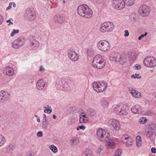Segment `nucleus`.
Wrapping results in <instances>:
<instances>
[{
  "label": "nucleus",
  "instance_id": "nucleus-1",
  "mask_svg": "<svg viewBox=\"0 0 156 156\" xmlns=\"http://www.w3.org/2000/svg\"><path fill=\"white\" fill-rule=\"evenodd\" d=\"M77 12L80 16L87 18L91 17L93 14L92 10L85 4L79 6L77 8Z\"/></svg>",
  "mask_w": 156,
  "mask_h": 156
},
{
  "label": "nucleus",
  "instance_id": "nucleus-2",
  "mask_svg": "<svg viewBox=\"0 0 156 156\" xmlns=\"http://www.w3.org/2000/svg\"><path fill=\"white\" fill-rule=\"evenodd\" d=\"M105 61L100 55H96L93 58L92 65L94 67L101 69L105 66Z\"/></svg>",
  "mask_w": 156,
  "mask_h": 156
},
{
  "label": "nucleus",
  "instance_id": "nucleus-3",
  "mask_svg": "<svg viewBox=\"0 0 156 156\" xmlns=\"http://www.w3.org/2000/svg\"><path fill=\"white\" fill-rule=\"evenodd\" d=\"M97 134L98 139L103 142L108 140V137L110 136L108 131L101 128H99L97 130Z\"/></svg>",
  "mask_w": 156,
  "mask_h": 156
},
{
  "label": "nucleus",
  "instance_id": "nucleus-4",
  "mask_svg": "<svg viewBox=\"0 0 156 156\" xmlns=\"http://www.w3.org/2000/svg\"><path fill=\"white\" fill-rule=\"evenodd\" d=\"M114 28V24L110 22H105L102 23L100 27V30L103 33L110 32L113 30Z\"/></svg>",
  "mask_w": 156,
  "mask_h": 156
},
{
  "label": "nucleus",
  "instance_id": "nucleus-5",
  "mask_svg": "<svg viewBox=\"0 0 156 156\" xmlns=\"http://www.w3.org/2000/svg\"><path fill=\"white\" fill-rule=\"evenodd\" d=\"M107 83L105 82H94L93 83V87L95 91L97 92H101L105 91L107 87Z\"/></svg>",
  "mask_w": 156,
  "mask_h": 156
},
{
  "label": "nucleus",
  "instance_id": "nucleus-6",
  "mask_svg": "<svg viewBox=\"0 0 156 156\" xmlns=\"http://www.w3.org/2000/svg\"><path fill=\"white\" fill-rule=\"evenodd\" d=\"M128 109V106L126 105H124L122 106L117 105L114 108V111L117 114L122 116L127 114Z\"/></svg>",
  "mask_w": 156,
  "mask_h": 156
},
{
  "label": "nucleus",
  "instance_id": "nucleus-7",
  "mask_svg": "<svg viewBox=\"0 0 156 156\" xmlns=\"http://www.w3.org/2000/svg\"><path fill=\"white\" fill-rule=\"evenodd\" d=\"M143 63L146 67L153 68L156 66V59L153 56H148L144 59Z\"/></svg>",
  "mask_w": 156,
  "mask_h": 156
},
{
  "label": "nucleus",
  "instance_id": "nucleus-8",
  "mask_svg": "<svg viewBox=\"0 0 156 156\" xmlns=\"http://www.w3.org/2000/svg\"><path fill=\"white\" fill-rule=\"evenodd\" d=\"M109 59L110 60L120 62L121 64L125 63L126 59L122 57L121 54L117 53L112 54L110 56Z\"/></svg>",
  "mask_w": 156,
  "mask_h": 156
},
{
  "label": "nucleus",
  "instance_id": "nucleus-9",
  "mask_svg": "<svg viewBox=\"0 0 156 156\" xmlns=\"http://www.w3.org/2000/svg\"><path fill=\"white\" fill-rule=\"evenodd\" d=\"M97 46L100 50L103 51H107L110 48L109 43L106 41H100L98 43Z\"/></svg>",
  "mask_w": 156,
  "mask_h": 156
},
{
  "label": "nucleus",
  "instance_id": "nucleus-10",
  "mask_svg": "<svg viewBox=\"0 0 156 156\" xmlns=\"http://www.w3.org/2000/svg\"><path fill=\"white\" fill-rule=\"evenodd\" d=\"M150 11V8L149 6L145 4H143L139 9V13L142 16H147L149 15Z\"/></svg>",
  "mask_w": 156,
  "mask_h": 156
},
{
  "label": "nucleus",
  "instance_id": "nucleus-11",
  "mask_svg": "<svg viewBox=\"0 0 156 156\" xmlns=\"http://www.w3.org/2000/svg\"><path fill=\"white\" fill-rule=\"evenodd\" d=\"M28 41L30 47L32 48H37L39 45V41L34 36L31 35L29 36Z\"/></svg>",
  "mask_w": 156,
  "mask_h": 156
},
{
  "label": "nucleus",
  "instance_id": "nucleus-12",
  "mask_svg": "<svg viewBox=\"0 0 156 156\" xmlns=\"http://www.w3.org/2000/svg\"><path fill=\"white\" fill-rule=\"evenodd\" d=\"M112 5L114 8L117 10H121L125 7L123 0H112Z\"/></svg>",
  "mask_w": 156,
  "mask_h": 156
},
{
  "label": "nucleus",
  "instance_id": "nucleus-13",
  "mask_svg": "<svg viewBox=\"0 0 156 156\" xmlns=\"http://www.w3.org/2000/svg\"><path fill=\"white\" fill-rule=\"evenodd\" d=\"M25 41V40L24 38L20 37L12 43V47L14 48H18L23 44Z\"/></svg>",
  "mask_w": 156,
  "mask_h": 156
},
{
  "label": "nucleus",
  "instance_id": "nucleus-14",
  "mask_svg": "<svg viewBox=\"0 0 156 156\" xmlns=\"http://www.w3.org/2000/svg\"><path fill=\"white\" fill-rule=\"evenodd\" d=\"M36 17V14L34 11L31 10L30 9H28L25 11L24 17L27 20L32 21Z\"/></svg>",
  "mask_w": 156,
  "mask_h": 156
},
{
  "label": "nucleus",
  "instance_id": "nucleus-15",
  "mask_svg": "<svg viewBox=\"0 0 156 156\" xmlns=\"http://www.w3.org/2000/svg\"><path fill=\"white\" fill-rule=\"evenodd\" d=\"M36 86L37 89L44 90L46 89L48 84L47 83L44 82L42 80L40 79L37 82Z\"/></svg>",
  "mask_w": 156,
  "mask_h": 156
},
{
  "label": "nucleus",
  "instance_id": "nucleus-16",
  "mask_svg": "<svg viewBox=\"0 0 156 156\" xmlns=\"http://www.w3.org/2000/svg\"><path fill=\"white\" fill-rule=\"evenodd\" d=\"M68 84L67 82L63 80H59L56 83V88L58 90H65L66 86Z\"/></svg>",
  "mask_w": 156,
  "mask_h": 156
},
{
  "label": "nucleus",
  "instance_id": "nucleus-17",
  "mask_svg": "<svg viewBox=\"0 0 156 156\" xmlns=\"http://www.w3.org/2000/svg\"><path fill=\"white\" fill-rule=\"evenodd\" d=\"M68 54L69 57L72 61L75 62L78 60L79 58L76 52L73 50H69Z\"/></svg>",
  "mask_w": 156,
  "mask_h": 156
},
{
  "label": "nucleus",
  "instance_id": "nucleus-18",
  "mask_svg": "<svg viewBox=\"0 0 156 156\" xmlns=\"http://www.w3.org/2000/svg\"><path fill=\"white\" fill-rule=\"evenodd\" d=\"M131 111L134 114H141L143 113L142 107L139 105H135L133 106Z\"/></svg>",
  "mask_w": 156,
  "mask_h": 156
},
{
  "label": "nucleus",
  "instance_id": "nucleus-19",
  "mask_svg": "<svg viewBox=\"0 0 156 156\" xmlns=\"http://www.w3.org/2000/svg\"><path fill=\"white\" fill-rule=\"evenodd\" d=\"M110 125L116 130H119L120 128V125L119 121L114 119H111L109 121Z\"/></svg>",
  "mask_w": 156,
  "mask_h": 156
},
{
  "label": "nucleus",
  "instance_id": "nucleus-20",
  "mask_svg": "<svg viewBox=\"0 0 156 156\" xmlns=\"http://www.w3.org/2000/svg\"><path fill=\"white\" fill-rule=\"evenodd\" d=\"M156 129L151 127L148 128V130L146 132V133L147 136L150 138H151L156 136Z\"/></svg>",
  "mask_w": 156,
  "mask_h": 156
},
{
  "label": "nucleus",
  "instance_id": "nucleus-21",
  "mask_svg": "<svg viewBox=\"0 0 156 156\" xmlns=\"http://www.w3.org/2000/svg\"><path fill=\"white\" fill-rule=\"evenodd\" d=\"M104 142L107 143V147L108 149L114 148L115 147L116 143L114 140L109 138V137H108V140Z\"/></svg>",
  "mask_w": 156,
  "mask_h": 156
},
{
  "label": "nucleus",
  "instance_id": "nucleus-22",
  "mask_svg": "<svg viewBox=\"0 0 156 156\" xmlns=\"http://www.w3.org/2000/svg\"><path fill=\"white\" fill-rule=\"evenodd\" d=\"M4 73L9 76H12L14 73V71L12 68L10 67L9 66H7L6 67Z\"/></svg>",
  "mask_w": 156,
  "mask_h": 156
},
{
  "label": "nucleus",
  "instance_id": "nucleus-23",
  "mask_svg": "<svg viewBox=\"0 0 156 156\" xmlns=\"http://www.w3.org/2000/svg\"><path fill=\"white\" fill-rule=\"evenodd\" d=\"M3 98L2 100V103H4L7 101L9 99L10 94L6 91L4 90H2V94Z\"/></svg>",
  "mask_w": 156,
  "mask_h": 156
},
{
  "label": "nucleus",
  "instance_id": "nucleus-24",
  "mask_svg": "<svg viewBox=\"0 0 156 156\" xmlns=\"http://www.w3.org/2000/svg\"><path fill=\"white\" fill-rule=\"evenodd\" d=\"M54 20L55 23L61 24L63 22L64 18L63 16L59 14H57L54 17Z\"/></svg>",
  "mask_w": 156,
  "mask_h": 156
},
{
  "label": "nucleus",
  "instance_id": "nucleus-25",
  "mask_svg": "<svg viewBox=\"0 0 156 156\" xmlns=\"http://www.w3.org/2000/svg\"><path fill=\"white\" fill-rule=\"evenodd\" d=\"M129 91L133 97L136 98H139L141 97L140 93L139 91L133 89L132 88H130Z\"/></svg>",
  "mask_w": 156,
  "mask_h": 156
},
{
  "label": "nucleus",
  "instance_id": "nucleus-26",
  "mask_svg": "<svg viewBox=\"0 0 156 156\" xmlns=\"http://www.w3.org/2000/svg\"><path fill=\"white\" fill-rule=\"evenodd\" d=\"M87 113L90 117L93 118L95 117L96 115L95 111L92 109H89L87 110Z\"/></svg>",
  "mask_w": 156,
  "mask_h": 156
},
{
  "label": "nucleus",
  "instance_id": "nucleus-27",
  "mask_svg": "<svg viewBox=\"0 0 156 156\" xmlns=\"http://www.w3.org/2000/svg\"><path fill=\"white\" fill-rule=\"evenodd\" d=\"M6 141L5 137L3 135L0 134V147L3 146Z\"/></svg>",
  "mask_w": 156,
  "mask_h": 156
},
{
  "label": "nucleus",
  "instance_id": "nucleus-28",
  "mask_svg": "<svg viewBox=\"0 0 156 156\" xmlns=\"http://www.w3.org/2000/svg\"><path fill=\"white\" fill-rule=\"evenodd\" d=\"M49 121L47 119H43L42 124L43 128L46 129L48 128V126L49 124Z\"/></svg>",
  "mask_w": 156,
  "mask_h": 156
},
{
  "label": "nucleus",
  "instance_id": "nucleus-29",
  "mask_svg": "<svg viewBox=\"0 0 156 156\" xmlns=\"http://www.w3.org/2000/svg\"><path fill=\"white\" fill-rule=\"evenodd\" d=\"M124 5H126L128 6H130L134 3V0H123Z\"/></svg>",
  "mask_w": 156,
  "mask_h": 156
},
{
  "label": "nucleus",
  "instance_id": "nucleus-30",
  "mask_svg": "<svg viewBox=\"0 0 156 156\" xmlns=\"http://www.w3.org/2000/svg\"><path fill=\"white\" fill-rule=\"evenodd\" d=\"M70 142L72 145L77 144L79 143V140L77 137H73L71 138Z\"/></svg>",
  "mask_w": 156,
  "mask_h": 156
},
{
  "label": "nucleus",
  "instance_id": "nucleus-31",
  "mask_svg": "<svg viewBox=\"0 0 156 156\" xmlns=\"http://www.w3.org/2000/svg\"><path fill=\"white\" fill-rule=\"evenodd\" d=\"M16 145L13 144H10L8 146L7 150L9 152H11L16 147Z\"/></svg>",
  "mask_w": 156,
  "mask_h": 156
},
{
  "label": "nucleus",
  "instance_id": "nucleus-32",
  "mask_svg": "<svg viewBox=\"0 0 156 156\" xmlns=\"http://www.w3.org/2000/svg\"><path fill=\"white\" fill-rule=\"evenodd\" d=\"M137 57V54L135 52H132L130 56V59L133 61H134Z\"/></svg>",
  "mask_w": 156,
  "mask_h": 156
},
{
  "label": "nucleus",
  "instance_id": "nucleus-33",
  "mask_svg": "<svg viewBox=\"0 0 156 156\" xmlns=\"http://www.w3.org/2000/svg\"><path fill=\"white\" fill-rule=\"evenodd\" d=\"M126 142H124L125 144H126V145L127 147H129L133 144V140L130 137L128 138V140L126 141Z\"/></svg>",
  "mask_w": 156,
  "mask_h": 156
},
{
  "label": "nucleus",
  "instance_id": "nucleus-34",
  "mask_svg": "<svg viewBox=\"0 0 156 156\" xmlns=\"http://www.w3.org/2000/svg\"><path fill=\"white\" fill-rule=\"evenodd\" d=\"M87 53L89 56L91 57L94 55V52L92 49L90 48L87 50Z\"/></svg>",
  "mask_w": 156,
  "mask_h": 156
},
{
  "label": "nucleus",
  "instance_id": "nucleus-35",
  "mask_svg": "<svg viewBox=\"0 0 156 156\" xmlns=\"http://www.w3.org/2000/svg\"><path fill=\"white\" fill-rule=\"evenodd\" d=\"M84 154L86 156H92V151L90 150H86L84 152Z\"/></svg>",
  "mask_w": 156,
  "mask_h": 156
},
{
  "label": "nucleus",
  "instance_id": "nucleus-36",
  "mask_svg": "<svg viewBox=\"0 0 156 156\" xmlns=\"http://www.w3.org/2000/svg\"><path fill=\"white\" fill-rule=\"evenodd\" d=\"M50 149L53 151L54 153H55L57 152V148L53 145H52L49 147Z\"/></svg>",
  "mask_w": 156,
  "mask_h": 156
},
{
  "label": "nucleus",
  "instance_id": "nucleus-37",
  "mask_svg": "<svg viewBox=\"0 0 156 156\" xmlns=\"http://www.w3.org/2000/svg\"><path fill=\"white\" fill-rule=\"evenodd\" d=\"M88 121L87 118H85L83 117H80L79 122L80 123H86Z\"/></svg>",
  "mask_w": 156,
  "mask_h": 156
},
{
  "label": "nucleus",
  "instance_id": "nucleus-38",
  "mask_svg": "<svg viewBox=\"0 0 156 156\" xmlns=\"http://www.w3.org/2000/svg\"><path fill=\"white\" fill-rule=\"evenodd\" d=\"M129 137H130L128 136L127 135H123L122 137V140L124 143L126 142V140L127 141L128 140V138Z\"/></svg>",
  "mask_w": 156,
  "mask_h": 156
},
{
  "label": "nucleus",
  "instance_id": "nucleus-39",
  "mask_svg": "<svg viewBox=\"0 0 156 156\" xmlns=\"http://www.w3.org/2000/svg\"><path fill=\"white\" fill-rule=\"evenodd\" d=\"M101 105L104 107H106L108 105V102L106 101L103 100L101 102Z\"/></svg>",
  "mask_w": 156,
  "mask_h": 156
},
{
  "label": "nucleus",
  "instance_id": "nucleus-40",
  "mask_svg": "<svg viewBox=\"0 0 156 156\" xmlns=\"http://www.w3.org/2000/svg\"><path fill=\"white\" fill-rule=\"evenodd\" d=\"M122 151L121 149H118L115 153V154L113 156H121Z\"/></svg>",
  "mask_w": 156,
  "mask_h": 156
},
{
  "label": "nucleus",
  "instance_id": "nucleus-41",
  "mask_svg": "<svg viewBox=\"0 0 156 156\" xmlns=\"http://www.w3.org/2000/svg\"><path fill=\"white\" fill-rule=\"evenodd\" d=\"M147 121V119L144 117H142L140 118L139 122L141 124H144Z\"/></svg>",
  "mask_w": 156,
  "mask_h": 156
},
{
  "label": "nucleus",
  "instance_id": "nucleus-42",
  "mask_svg": "<svg viewBox=\"0 0 156 156\" xmlns=\"http://www.w3.org/2000/svg\"><path fill=\"white\" fill-rule=\"evenodd\" d=\"M19 32V30L18 29H13L11 33L10 34V36L11 37H13L14 35V34H17Z\"/></svg>",
  "mask_w": 156,
  "mask_h": 156
},
{
  "label": "nucleus",
  "instance_id": "nucleus-43",
  "mask_svg": "<svg viewBox=\"0 0 156 156\" xmlns=\"http://www.w3.org/2000/svg\"><path fill=\"white\" fill-rule=\"evenodd\" d=\"M139 74L135 73V75L133 74L131 76V77L134 79H140L141 78V76H139Z\"/></svg>",
  "mask_w": 156,
  "mask_h": 156
},
{
  "label": "nucleus",
  "instance_id": "nucleus-44",
  "mask_svg": "<svg viewBox=\"0 0 156 156\" xmlns=\"http://www.w3.org/2000/svg\"><path fill=\"white\" fill-rule=\"evenodd\" d=\"M86 128V127L84 126H83V125L81 126H79L77 127L76 129L77 130L79 131L80 129H82L83 130H84Z\"/></svg>",
  "mask_w": 156,
  "mask_h": 156
},
{
  "label": "nucleus",
  "instance_id": "nucleus-45",
  "mask_svg": "<svg viewBox=\"0 0 156 156\" xmlns=\"http://www.w3.org/2000/svg\"><path fill=\"white\" fill-rule=\"evenodd\" d=\"M51 109L50 107H49L47 109H45L44 110V112H45L48 113H50L51 112Z\"/></svg>",
  "mask_w": 156,
  "mask_h": 156
},
{
  "label": "nucleus",
  "instance_id": "nucleus-46",
  "mask_svg": "<svg viewBox=\"0 0 156 156\" xmlns=\"http://www.w3.org/2000/svg\"><path fill=\"white\" fill-rule=\"evenodd\" d=\"M93 2L97 4H100L102 2L103 0H92Z\"/></svg>",
  "mask_w": 156,
  "mask_h": 156
},
{
  "label": "nucleus",
  "instance_id": "nucleus-47",
  "mask_svg": "<svg viewBox=\"0 0 156 156\" xmlns=\"http://www.w3.org/2000/svg\"><path fill=\"white\" fill-rule=\"evenodd\" d=\"M147 34V32H145L144 34H141L140 36L138 38V39L139 40H140L142 39V38L143 37H144V36H146Z\"/></svg>",
  "mask_w": 156,
  "mask_h": 156
},
{
  "label": "nucleus",
  "instance_id": "nucleus-48",
  "mask_svg": "<svg viewBox=\"0 0 156 156\" xmlns=\"http://www.w3.org/2000/svg\"><path fill=\"white\" fill-rule=\"evenodd\" d=\"M37 136L40 137H41L43 136L42 132L41 131L38 132L37 134Z\"/></svg>",
  "mask_w": 156,
  "mask_h": 156
},
{
  "label": "nucleus",
  "instance_id": "nucleus-49",
  "mask_svg": "<svg viewBox=\"0 0 156 156\" xmlns=\"http://www.w3.org/2000/svg\"><path fill=\"white\" fill-rule=\"evenodd\" d=\"M136 142H139V141L141 142V139L140 136H138L136 137Z\"/></svg>",
  "mask_w": 156,
  "mask_h": 156
},
{
  "label": "nucleus",
  "instance_id": "nucleus-50",
  "mask_svg": "<svg viewBox=\"0 0 156 156\" xmlns=\"http://www.w3.org/2000/svg\"><path fill=\"white\" fill-rule=\"evenodd\" d=\"M124 32H125V34L124 35V36L125 37H126L129 36V33L128 30H125Z\"/></svg>",
  "mask_w": 156,
  "mask_h": 156
},
{
  "label": "nucleus",
  "instance_id": "nucleus-51",
  "mask_svg": "<svg viewBox=\"0 0 156 156\" xmlns=\"http://www.w3.org/2000/svg\"><path fill=\"white\" fill-rule=\"evenodd\" d=\"M27 156H36V155L35 153H27Z\"/></svg>",
  "mask_w": 156,
  "mask_h": 156
},
{
  "label": "nucleus",
  "instance_id": "nucleus-52",
  "mask_svg": "<svg viewBox=\"0 0 156 156\" xmlns=\"http://www.w3.org/2000/svg\"><path fill=\"white\" fill-rule=\"evenodd\" d=\"M2 90H1L0 91V102L2 103V99L3 98L2 96Z\"/></svg>",
  "mask_w": 156,
  "mask_h": 156
},
{
  "label": "nucleus",
  "instance_id": "nucleus-53",
  "mask_svg": "<svg viewBox=\"0 0 156 156\" xmlns=\"http://www.w3.org/2000/svg\"><path fill=\"white\" fill-rule=\"evenodd\" d=\"M3 20L4 18L3 16L2 15H0V25L2 23Z\"/></svg>",
  "mask_w": 156,
  "mask_h": 156
},
{
  "label": "nucleus",
  "instance_id": "nucleus-54",
  "mask_svg": "<svg viewBox=\"0 0 156 156\" xmlns=\"http://www.w3.org/2000/svg\"><path fill=\"white\" fill-rule=\"evenodd\" d=\"M151 151L152 153H156V149L154 147H152L151 149Z\"/></svg>",
  "mask_w": 156,
  "mask_h": 156
},
{
  "label": "nucleus",
  "instance_id": "nucleus-55",
  "mask_svg": "<svg viewBox=\"0 0 156 156\" xmlns=\"http://www.w3.org/2000/svg\"><path fill=\"white\" fill-rule=\"evenodd\" d=\"M134 67L135 68V69L137 70V69H140L141 68V67L140 66V65H136Z\"/></svg>",
  "mask_w": 156,
  "mask_h": 156
},
{
  "label": "nucleus",
  "instance_id": "nucleus-56",
  "mask_svg": "<svg viewBox=\"0 0 156 156\" xmlns=\"http://www.w3.org/2000/svg\"><path fill=\"white\" fill-rule=\"evenodd\" d=\"M6 23H9L8 24V26H9L10 24H13V23L12 22H10V19H9V20H7L6 21Z\"/></svg>",
  "mask_w": 156,
  "mask_h": 156
},
{
  "label": "nucleus",
  "instance_id": "nucleus-57",
  "mask_svg": "<svg viewBox=\"0 0 156 156\" xmlns=\"http://www.w3.org/2000/svg\"><path fill=\"white\" fill-rule=\"evenodd\" d=\"M136 144L137 147H139L140 146H141V142H136Z\"/></svg>",
  "mask_w": 156,
  "mask_h": 156
},
{
  "label": "nucleus",
  "instance_id": "nucleus-58",
  "mask_svg": "<svg viewBox=\"0 0 156 156\" xmlns=\"http://www.w3.org/2000/svg\"><path fill=\"white\" fill-rule=\"evenodd\" d=\"M39 70L41 71H42L45 70V69L42 66H41L40 67Z\"/></svg>",
  "mask_w": 156,
  "mask_h": 156
},
{
  "label": "nucleus",
  "instance_id": "nucleus-59",
  "mask_svg": "<svg viewBox=\"0 0 156 156\" xmlns=\"http://www.w3.org/2000/svg\"><path fill=\"white\" fill-rule=\"evenodd\" d=\"M10 4H11V5H12V3L10 2L9 4V5L6 8V10H8L12 7L10 5Z\"/></svg>",
  "mask_w": 156,
  "mask_h": 156
},
{
  "label": "nucleus",
  "instance_id": "nucleus-60",
  "mask_svg": "<svg viewBox=\"0 0 156 156\" xmlns=\"http://www.w3.org/2000/svg\"><path fill=\"white\" fill-rule=\"evenodd\" d=\"M80 117H83V118H87V117L85 115H82L81 114L80 116Z\"/></svg>",
  "mask_w": 156,
  "mask_h": 156
},
{
  "label": "nucleus",
  "instance_id": "nucleus-61",
  "mask_svg": "<svg viewBox=\"0 0 156 156\" xmlns=\"http://www.w3.org/2000/svg\"><path fill=\"white\" fill-rule=\"evenodd\" d=\"M47 119L46 115L45 114L43 115V119Z\"/></svg>",
  "mask_w": 156,
  "mask_h": 156
},
{
  "label": "nucleus",
  "instance_id": "nucleus-62",
  "mask_svg": "<svg viewBox=\"0 0 156 156\" xmlns=\"http://www.w3.org/2000/svg\"><path fill=\"white\" fill-rule=\"evenodd\" d=\"M12 4L13 6V7H15L16 6V5L15 2H12Z\"/></svg>",
  "mask_w": 156,
  "mask_h": 156
},
{
  "label": "nucleus",
  "instance_id": "nucleus-63",
  "mask_svg": "<svg viewBox=\"0 0 156 156\" xmlns=\"http://www.w3.org/2000/svg\"><path fill=\"white\" fill-rule=\"evenodd\" d=\"M37 121L38 122H40V120L39 117H37Z\"/></svg>",
  "mask_w": 156,
  "mask_h": 156
},
{
  "label": "nucleus",
  "instance_id": "nucleus-64",
  "mask_svg": "<svg viewBox=\"0 0 156 156\" xmlns=\"http://www.w3.org/2000/svg\"><path fill=\"white\" fill-rule=\"evenodd\" d=\"M53 117L54 119H55L56 118V116H55V115H53Z\"/></svg>",
  "mask_w": 156,
  "mask_h": 156
}]
</instances>
